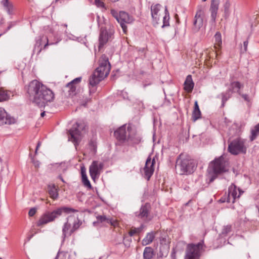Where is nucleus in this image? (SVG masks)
I'll list each match as a JSON object with an SVG mask.
<instances>
[{"instance_id": "nucleus-1", "label": "nucleus", "mask_w": 259, "mask_h": 259, "mask_svg": "<svg viewBox=\"0 0 259 259\" xmlns=\"http://www.w3.org/2000/svg\"><path fill=\"white\" fill-rule=\"evenodd\" d=\"M27 93L30 100L40 107L45 106L46 103L53 101L54 99L53 92L37 80L29 83Z\"/></svg>"}, {"instance_id": "nucleus-2", "label": "nucleus", "mask_w": 259, "mask_h": 259, "mask_svg": "<svg viewBox=\"0 0 259 259\" xmlns=\"http://www.w3.org/2000/svg\"><path fill=\"white\" fill-rule=\"evenodd\" d=\"M110 69L108 58L105 55H102L99 60V67L96 68L89 80L90 94L96 92L97 85L108 75Z\"/></svg>"}, {"instance_id": "nucleus-3", "label": "nucleus", "mask_w": 259, "mask_h": 259, "mask_svg": "<svg viewBox=\"0 0 259 259\" xmlns=\"http://www.w3.org/2000/svg\"><path fill=\"white\" fill-rule=\"evenodd\" d=\"M114 136L121 145H134L141 141V136L131 124H124L114 132Z\"/></svg>"}, {"instance_id": "nucleus-4", "label": "nucleus", "mask_w": 259, "mask_h": 259, "mask_svg": "<svg viewBox=\"0 0 259 259\" xmlns=\"http://www.w3.org/2000/svg\"><path fill=\"white\" fill-rule=\"evenodd\" d=\"M77 211L76 209L66 206L58 207L51 211H47L40 217L37 222V226H41L52 222L62 215L63 213L68 214Z\"/></svg>"}, {"instance_id": "nucleus-5", "label": "nucleus", "mask_w": 259, "mask_h": 259, "mask_svg": "<svg viewBox=\"0 0 259 259\" xmlns=\"http://www.w3.org/2000/svg\"><path fill=\"white\" fill-rule=\"evenodd\" d=\"M175 167L180 175H189L195 171L196 164L194 160L188 157L184 158L180 155L177 159Z\"/></svg>"}, {"instance_id": "nucleus-6", "label": "nucleus", "mask_w": 259, "mask_h": 259, "mask_svg": "<svg viewBox=\"0 0 259 259\" xmlns=\"http://www.w3.org/2000/svg\"><path fill=\"white\" fill-rule=\"evenodd\" d=\"M228 162L223 156L215 158L209 165V168H211L213 175L211 176L209 182H212L217 178L218 174L228 171L227 165Z\"/></svg>"}, {"instance_id": "nucleus-7", "label": "nucleus", "mask_w": 259, "mask_h": 259, "mask_svg": "<svg viewBox=\"0 0 259 259\" xmlns=\"http://www.w3.org/2000/svg\"><path fill=\"white\" fill-rule=\"evenodd\" d=\"M111 14L120 24L123 32L126 33L127 31L126 24H131L134 22L133 17L125 11H121L118 12L114 9L111 10Z\"/></svg>"}, {"instance_id": "nucleus-8", "label": "nucleus", "mask_w": 259, "mask_h": 259, "mask_svg": "<svg viewBox=\"0 0 259 259\" xmlns=\"http://www.w3.org/2000/svg\"><path fill=\"white\" fill-rule=\"evenodd\" d=\"M204 242L201 241L197 244H189L186 250L184 259H199L203 250Z\"/></svg>"}, {"instance_id": "nucleus-9", "label": "nucleus", "mask_w": 259, "mask_h": 259, "mask_svg": "<svg viewBox=\"0 0 259 259\" xmlns=\"http://www.w3.org/2000/svg\"><path fill=\"white\" fill-rule=\"evenodd\" d=\"M244 192L239 188H237L234 184H232L228 189V193L224 195L220 200L221 202L234 203L236 198H239Z\"/></svg>"}, {"instance_id": "nucleus-10", "label": "nucleus", "mask_w": 259, "mask_h": 259, "mask_svg": "<svg viewBox=\"0 0 259 259\" xmlns=\"http://www.w3.org/2000/svg\"><path fill=\"white\" fill-rule=\"evenodd\" d=\"M228 151L233 155L239 153H245L246 148L244 145V141L240 138H237L232 141L229 145Z\"/></svg>"}, {"instance_id": "nucleus-11", "label": "nucleus", "mask_w": 259, "mask_h": 259, "mask_svg": "<svg viewBox=\"0 0 259 259\" xmlns=\"http://www.w3.org/2000/svg\"><path fill=\"white\" fill-rule=\"evenodd\" d=\"M204 12L201 7H198L195 14L192 29L194 32H198L202 27L204 23Z\"/></svg>"}, {"instance_id": "nucleus-12", "label": "nucleus", "mask_w": 259, "mask_h": 259, "mask_svg": "<svg viewBox=\"0 0 259 259\" xmlns=\"http://www.w3.org/2000/svg\"><path fill=\"white\" fill-rule=\"evenodd\" d=\"M114 32V30L111 29L107 30L104 27H102L101 28L99 37V50H100L101 48L108 42V41L112 38Z\"/></svg>"}, {"instance_id": "nucleus-13", "label": "nucleus", "mask_w": 259, "mask_h": 259, "mask_svg": "<svg viewBox=\"0 0 259 259\" xmlns=\"http://www.w3.org/2000/svg\"><path fill=\"white\" fill-rule=\"evenodd\" d=\"M80 124L76 122L69 131V139L74 143V145L78 144L81 139V132L79 130Z\"/></svg>"}, {"instance_id": "nucleus-14", "label": "nucleus", "mask_w": 259, "mask_h": 259, "mask_svg": "<svg viewBox=\"0 0 259 259\" xmlns=\"http://www.w3.org/2000/svg\"><path fill=\"white\" fill-rule=\"evenodd\" d=\"M104 164L102 162L98 161H93L90 166L89 172L92 179L95 180L96 178H98L100 175Z\"/></svg>"}, {"instance_id": "nucleus-15", "label": "nucleus", "mask_w": 259, "mask_h": 259, "mask_svg": "<svg viewBox=\"0 0 259 259\" xmlns=\"http://www.w3.org/2000/svg\"><path fill=\"white\" fill-rule=\"evenodd\" d=\"M150 205L149 203H146L142 205L139 211L135 212V215L138 219H141L144 222H147L151 220L150 215Z\"/></svg>"}, {"instance_id": "nucleus-16", "label": "nucleus", "mask_w": 259, "mask_h": 259, "mask_svg": "<svg viewBox=\"0 0 259 259\" xmlns=\"http://www.w3.org/2000/svg\"><path fill=\"white\" fill-rule=\"evenodd\" d=\"M155 163V159L152 160L150 156H149L146 161L144 168V172L145 178L148 181L153 174L154 170V165Z\"/></svg>"}, {"instance_id": "nucleus-17", "label": "nucleus", "mask_w": 259, "mask_h": 259, "mask_svg": "<svg viewBox=\"0 0 259 259\" xmlns=\"http://www.w3.org/2000/svg\"><path fill=\"white\" fill-rule=\"evenodd\" d=\"M15 122V118L8 115L4 108L0 107V126L5 124H11Z\"/></svg>"}, {"instance_id": "nucleus-18", "label": "nucleus", "mask_w": 259, "mask_h": 259, "mask_svg": "<svg viewBox=\"0 0 259 259\" xmlns=\"http://www.w3.org/2000/svg\"><path fill=\"white\" fill-rule=\"evenodd\" d=\"M220 5V0H211L209 11L211 13V22L215 23V20L217 16L218 11Z\"/></svg>"}, {"instance_id": "nucleus-19", "label": "nucleus", "mask_w": 259, "mask_h": 259, "mask_svg": "<svg viewBox=\"0 0 259 259\" xmlns=\"http://www.w3.org/2000/svg\"><path fill=\"white\" fill-rule=\"evenodd\" d=\"M81 77H77L68 83L66 85V89L67 90L69 96H73L76 94L77 84L81 81Z\"/></svg>"}, {"instance_id": "nucleus-20", "label": "nucleus", "mask_w": 259, "mask_h": 259, "mask_svg": "<svg viewBox=\"0 0 259 259\" xmlns=\"http://www.w3.org/2000/svg\"><path fill=\"white\" fill-rule=\"evenodd\" d=\"M169 243L168 236L166 235H162L160 237V244L161 245L160 247V252H161L163 250V253H162V255H165L166 256L168 254Z\"/></svg>"}, {"instance_id": "nucleus-21", "label": "nucleus", "mask_w": 259, "mask_h": 259, "mask_svg": "<svg viewBox=\"0 0 259 259\" xmlns=\"http://www.w3.org/2000/svg\"><path fill=\"white\" fill-rule=\"evenodd\" d=\"M160 8L161 5L158 4L152 5L151 7L152 18L153 22H154L156 24H158V22L159 20V15L158 14V13L160 11Z\"/></svg>"}, {"instance_id": "nucleus-22", "label": "nucleus", "mask_w": 259, "mask_h": 259, "mask_svg": "<svg viewBox=\"0 0 259 259\" xmlns=\"http://www.w3.org/2000/svg\"><path fill=\"white\" fill-rule=\"evenodd\" d=\"M1 4L8 15H13L14 14L15 7L13 3L9 1V0H2Z\"/></svg>"}, {"instance_id": "nucleus-23", "label": "nucleus", "mask_w": 259, "mask_h": 259, "mask_svg": "<svg viewBox=\"0 0 259 259\" xmlns=\"http://www.w3.org/2000/svg\"><path fill=\"white\" fill-rule=\"evenodd\" d=\"M231 5L232 2L231 0H223L224 17L226 19H227L230 16Z\"/></svg>"}, {"instance_id": "nucleus-24", "label": "nucleus", "mask_w": 259, "mask_h": 259, "mask_svg": "<svg viewBox=\"0 0 259 259\" xmlns=\"http://www.w3.org/2000/svg\"><path fill=\"white\" fill-rule=\"evenodd\" d=\"M48 192L52 199L56 200L58 198V188L55 184L48 185Z\"/></svg>"}, {"instance_id": "nucleus-25", "label": "nucleus", "mask_w": 259, "mask_h": 259, "mask_svg": "<svg viewBox=\"0 0 259 259\" xmlns=\"http://www.w3.org/2000/svg\"><path fill=\"white\" fill-rule=\"evenodd\" d=\"M184 90L188 93H191L194 88V83L192 80V76L189 75L187 76L184 82Z\"/></svg>"}, {"instance_id": "nucleus-26", "label": "nucleus", "mask_w": 259, "mask_h": 259, "mask_svg": "<svg viewBox=\"0 0 259 259\" xmlns=\"http://www.w3.org/2000/svg\"><path fill=\"white\" fill-rule=\"evenodd\" d=\"M68 220H73V226L70 229L69 234H72L74 232L77 230L82 224V222L78 218L74 217H68Z\"/></svg>"}, {"instance_id": "nucleus-27", "label": "nucleus", "mask_w": 259, "mask_h": 259, "mask_svg": "<svg viewBox=\"0 0 259 259\" xmlns=\"http://www.w3.org/2000/svg\"><path fill=\"white\" fill-rule=\"evenodd\" d=\"M232 93L231 90H227L226 92L222 93L218 96V98H221L222 107L225 106L226 102L232 97Z\"/></svg>"}, {"instance_id": "nucleus-28", "label": "nucleus", "mask_w": 259, "mask_h": 259, "mask_svg": "<svg viewBox=\"0 0 259 259\" xmlns=\"http://www.w3.org/2000/svg\"><path fill=\"white\" fill-rule=\"evenodd\" d=\"M243 87V85L239 81H233L231 82L230 87L228 89L231 90V93L237 92L239 95H241L240 89Z\"/></svg>"}, {"instance_id": "nucleus-29", "label": "nucleus", "mask_w": 259, "mask_h": 259, "mask_svg": "<svg viewBox=\"0 0 259 259\" xmlns=\"http://www.w3.org/2000/svg\"><path fill=\"white\" fill-rule=\"evenodd\" d=\"M70 220L67 218V221L64 224L62 229V235L64 238L67 236H70L71 234H69L70 229H71V224L69 222Z\"/></svg>"}, {"instance_id": "nucleus-30", "label": "nucleus", "mask_w": 259, "mask_h": 259, "mask_svg": "<svg viewBox=\"0 0 259 259\" xmlns=\"http://www.w3.org/2000/svg\"><path fill=\"white\" fill-rule=\"evenodd\" d=\"M97 222H94L93 223L94 225H95V224L97 223H106L108 224H110L111 225H114V222H113L109 218L106 217V215H98L97 217Z\"/></svg>"}, {"instance_id": "nucleus-31", "label": "nucleus", "mask_w": 259, "mask_h": 259, "mask_svg": "<svg viewBox=\"0 0 259 259\" xmlns=\"http://www.w3.org/2000/svg\"><path fill=\"white\" fill-rule=\"evenodd\" d=\"M81 177H82V181L83 183V185L89 188H91L92 186L91 184L89 181V180L88 179L87 176L86 175V171L84 167H82L81 168Z\"/></svg>"}, {"instance_id": "nucleus-32", "label": "nucleus", "mask_w": 259, "mask_h": 259, "mask_svg": "<svg viewBox=\"0 0 259 259\" xmlns=\"http://www.w3.org/2000/svg\"><path fill=\"white\" fill-rule=\"evenodd\" d=\"M155 238V233L153 232L148 233L142 240V244L147 245L150 244Z\"/></svg>"}, {"instance_id": "nucleus-33", "label": "nucleus", "mask_w": 259, "mask_h": 259, "mask_svg": "<svg viewBox=\"0 0 259 259\" xmlns=\"http://www.w3.org/2000/svg\"><path fill=\"white\" fill-rule=\"evenodd\" d=\"M154 255L153 250L150 247H146L143 252L144 259H151Z\"/></svg>"}, {"instance_id": "nucleus-34", "label": "nucleus", "mask_w": 259, "mask_h": 259, "mask_svg": "<svg viewBox=\"0 0 259 259\" xmlns=\"http://www.w3.org/2000/svg\"><path fill=\"white\" fill-rule=\"evenodd\" d=\"M47 42L44 45V49H46L47 47L49 45H52L54 44H57L58 42L61 40V38L60 36H54V39L53 40L52 39V36H50L49 38H47Z\"/></svg>"}, {"instance_id": "nucleus-35", "label": "nucleus", "mask_w": 259, "mask_h": 259, "mask_svg": "<svg viewBox=\"0 0 259 259\" xmlns=\"http://www.w3.org/2000/svg\"><path fill=\"white\" fill-rule=\"evenodd\" d=\"M10 98V92L4 90L3 89H0V102L7 101Z\"/></svg>"}, {"instance_id": "nucleus-36", "label": "nucleus", "mask_w": 259, "mask_h": 259, "mask_svg": "<svg viewBox=\"0 0 259 259\" xmlns=\"http://www.w3.org/2000/svg\"><path fill=\"white\" fill-rule=\"evenodd\" d=\"M214 48L217 49L218 46L219 48L222 45V36L220 32H217L214 36Z\"/></svg>"}, {"instance_id": "nucleus-37", "label": "nucleus", "mask_w": 259, "mask_h": 259, "mask_svg": "<svg viewBox=\"0 0 259 259\" xmlns=\"http://www.w3.org/2000/svg\"><path fill=\"white\" fill-rule=\"evenodd\" d=\"M164 12H165V15L163 18V25L162 26V28L169 25V13H168L167 8L166 6L165 7Z\"/></svg>"}, {"instance_id": "nucleus-38", "label": "nucleus", "mask_w": 259, "mask_h": 259, "mask_svg": "<svg viewBox=\"0 0 259 259\" xmlns=\"http://www.w3.org/2000/svg\"><path fill=\"white\" fill-rule=\"evenodd\" d=\"M251 134L250 139L252 141L259 135V123L256 125L254 128L251 130Z\"/></svg>"}, {"instance_id": "nucleus-39", "label": "nucleus", "mask_w": 259, "mask_h": 259, "mask_svg": "<svg viewBox=\"0 0 259 259\" xmlns=\"http://www.w3.org/2000/svg\"><path fill=\"white\" fill-rule=\"evenodd\" d=\"M143 228H144V225H141V226L139 228H134L131 229V230L130 231V232L128 233L129 235L130 236H133L135 234L140 233L142 231Z\"/></svg>"}, {"instance_id": "nucleus-40", "label": "nucleus", "mask_w": 259, "mask_h": 259, "mask_svg": "<svg viewBox=\"0 0 259 259\" xmlns=\"http://www.w3.org/2000/svg\"><path fill=\"white\" fill-rule=\"evenodd\" d=\"M201 111L200 110H193L192 112V118L194 121L201 118Z\"/></svg>"}, {"instance_id": "nucleus-41", "label": "nucleus", "mask_w": 259, "mask_h": 259, "mask_svg": "<svg viewBox=\"0 0 259 259\" xmlns=\"http://www.w3.org/2000/svg\"><path fill=\"white\" fill-rule=\"evenodd\" d=\"M232 231V226L231 225H227L225 226H224L222 234L223 235H227L228 233H230Z\"/></svg>"}, {"instance_id": "nucleus-42", "label": "nucleus", "mask_w": 259, "mask_h": 259, "mask_svg": "<svg viewBox=\"0 0 259 259\" xmlns=\"http://www.w3.org/2000/svg\"><path fill=\"white\" fill-rule=\"evenodd\" d=\"M95 4L98 7L104 8L105 5L101 0H95Z\"/></svg>"}, {"instance_id": "nucleus-43", "label": "nucleus", "mask_w": 259, "mask_h": 259, "mask_svg": "<svg viewBox=\"0 0 259 259\" xmlns=\"http://www.w3.org/2000/svg\"><path fill=\"white\" fill-rule=\"evenodd\" d=\"M36 212V209L35 208H31L28 212V214L30 217L33 216Z\"/></svg>"}, {"instance_id": "nucleus-44", "label": "nucleus", "mask_w": 259, "mask_h": 259, "mask_svg": "<svg viewBox=\"0 0 259 259\" xmlns=\"http://www.w3.org/2000/svg\"><path fill=\"white\" fill-rule=\"evenodd\" d=\"M31 161L35 167H38L39 166L40 162L39 161L35 160L34 157L31 158Z\"/></svg>"}, {"instance_id": "nucleus-45", "label": "nucleus", "mask_w": 259, "mask_h": 259, "mask_svg": "<svg viewBox=\"0 0 259 259\" xmlns=\"http://www.w3.org/2000/svg\"><path fill=\"white\" fill-rule=\"evenodd\" d=\"M240 95L241 96V97L244 99L245 101L247 102L249 101L248 96L247 94H242L241 93V95Z\"/></svg>"}, {"instance_id": "nucleus-46", "label": "nucleus", "mask_w": 259, "mask_h": 259, "mask_svg": "<svg viewBox=\"0 0 259 259\" xmlns=\"http://www.w3.org/2000/svg\"><path fill=\"white\" fill-rule=\"evenodd\" d=\"M248 44V41L247 40L244 41L243 42L244 50L245 52L247 51Z\"/></svg>"}, {"instance_id": "nucleus-47", "label": "nucleus", "mask_w": 259, "mask_h": 259, "mask_svg": "<svg viewBox=\"0 0 259 259\" xmlns=\"http://www.w3.org/2000/svg\"><path fill=\"white\" fill-rule=\"evenodd\" d=\"M200 110V109L199 108L198 102L197 101H196L194 103V107L193 110Z\"/></svg>"}, {"instance_id": "nucleus-48", "label": "nucleus", "mask_w": 259, "mask_h": 259, "mask_svg": "<svg viewBox=\"0 0 259 259\" xmlns=\"http://www.w3.org/2000/svg\"><path fill=\"white\" fill-rule=\"evenodd\" d=\"M171 256L173 259H176V252L174 249L172 250Z\"/></svg>"}, {"instance_id": "nucleus-49", "label": "nucleus", "mask_w": 259, "mask_h": 259, "mask_svg": "<svg viewBox=\"0 0 259 259\" xmlns=\"http://www.w3.org/2000/svg\"><path fill=\"white\" fill-rule=\"evenodd\" d=\"M40 145V142H38V143H37V146H36V149H35V154H36V153H37V150H38V148L39 147Z\"/></svg>"}, {"instance_id": "nucleus-50", "label": "nucleus", "mask_w": 259, "mask_h": 259, "mask_svg": "<svg viewBox=\"0 0 259 259\" xmlns=\"http://www.w3.org/2000/svg\"><path fill=\"white\" fill-rule=\"evenodd\" d=\"M12 26V24H9V26H8L7 30H9L11 28Z\"/></svg>"}, {"instance_id": "nucleus-51", "label": "nucleus", "mask_w": 259, "mask_h": 259, "mask_svg": "<svg viewBox=\"0 0 259 259\" xmlns=\"http://www.w3.org/2000/svg\"><path fill=\"white\" fill-rule=\"evenodd\" d=\"M45 112H43L41 113L40 115L41 117H44L45 116Z\"/></svg>"}, {"instance_id": "nucleus-52", "label": "nucleus", "mask_w": 259, "mask_h": 259, "mask_svg": "<svg viewBox=\"0 0 259 259\" xmlns=\"http://www.w3.org/2000/svg\"><path fill=\"white\" fill-rule=\"evenodd\" d=\"M60 179L61 180V181H62V182H64V180H63V178H62L61 177H60Z\"/></svg>"}, {"instance_id": "nucleus-53", "label": "nucleus", "mask_w": 259, "mask_h": 259, "mask_svg": "<svg viewBox=\"0 0 259 259\" xmlns=\"http://www.w3.org/2000/svg\"><path fill=\"white\" fill-rule=\"evenodd\" d=\"M246 256H247V257L248 258L250 257V256H249V254H246Z\"/></svg>"}, {"instance_id": "nucleus-54", "label": "nucleus", "mask_w": 259, "mask_h": 259, "mask_svg": "<svg viewBox=\"0 0 259 259\" xmlns=\"http://www.w3.org/2000/svg\"><path fill=\"white\" fill-rule=\"evenodd\" d=\"M41 50V49H40L39 50V51H38V53L40 52Z\"/></svg>"}, {"instance_id": "nucleus-55", "label": "nucleus", "mask_w": 259, "mask_h": 259, "mask_svg": "<svg viewBox=\"0 0 259 259\" xmlns=\"http://www.w3.org/2000/svg\"><path fill=\"white\" fill-rule=\"evenodd\" d=\"M214 54L215 55V56L217 55V53L216 52H214Z\"/></svg>"}, {"instance_id": "nucleus-56", "label": "nucleus", "mask_w": 259, "mask_h": 259, "mask_svg": "<svg viewBox=\"0 0 259 259\" xmlns=\"http://www.w3.org/2000/svg\"><path fill=\"white\" fill-rule=\"evenodd\" d=\"M67 25L66 24H65V25H64V26H65V27H67Z\"/></svg>"}, {"instance_id": "nucleus-57", "label": "nucleus", "mask_w": 259, "mask_h": 259, "mask_svg": "<svg viewBox=\"0 0 259 259\" xmlns=\"http://www.w3.org/2000/svg\"><path fill=\"white\" fill-rule=\"evenodd\" d=\"M97 18H98V19H99V16H97Z\"/></svg>"}, {"instance_id": "nucleus-58", "label": "nucleus", "mask_w": 259, "mask_h": 259, "mask_svg": "<svg viewBox=\"0 0 259 259\" xmlns=\"http://www.w3.org/2000/svg\"><path fill=\"white\" fill-rule=\"evenodd\" d=\"M1 35H2V34H0V36H1Z\"/></svg>"}, {"instance_id": "nucleus-59", "label": "nucleus", "mask_w": 259, "mask_h": 259, "mask_svg": "<svg viewBox=\"0 0 259 259\" xmlns=\"http://www.w3.org/2000/svg\"><path fill=\"white\" fill-rule=\"evenodd\" d=\"M0 259H2V258H0Z\"/></svg>"}, {"instance_id": "nucleus-60", "label": "nucleus", "mask_w": 259, "mask_h": 259, "mask_svg": "<svg viewBox=\"0 0 259 259\" xmlns=\"http://www.w3.org/2000/svg\"><path fill=\"white\" fill-rule=\"evenodd\" d=\"M114 1H115L116 0H114Z\"/></svg>"}]
</instances>
